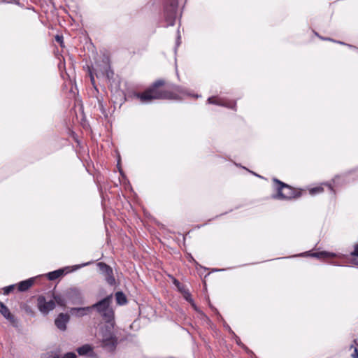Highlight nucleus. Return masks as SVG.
Here are the masks:
<instances>
[{
	"mask_svg": "<svg viewBox=\"0 0 358 358\" xmlns=\"http://www.w3.org/2000/svg\"><path fill=\"white\" fill-rule=\"evenodd\" d=\"M164 85V81H156L151 87L143 93L136 94V97L142 103H149L153 99H182L185 96H191L187 90L179 87L173 86L171 89L160 90L159 87Z\"/></svg>",
	"mask_w": 358,
	"mask_h": 358,
	"instance_id": "f257e3e1",
	"label": "nucleus"
},
{
	"mask_svg": "<svg viewBox=\"0 0 358 358\" xmlns=\"http://www.w3.org/2000/svg\"><path fill=\"white\" fill-rule=\"evenodd\" d=\"M273 182L276 185L275 189L278 192L276 195L273 196L274 199L288 200L299 198L302 194L301 189H294L278 179H273Z\"/></svg>",
	"mask_w": 358,
	"mask_h": 358,
	"instance_id": "f03ea898",
	"label": "nucleus"
},
{
	"mask_svg": "<svg viewBox=\"0 0 358 358\" xmlns=\"http://www.w3.org/2000/svg\"><path fill=\"white\" fill-rule=\"evenodd\" d=\"M112 296H108L98 303L94 304L92 308H96L106 322H111L114 319V311L110 307Z\"/></svg>",
	"mask_w": 358,
	"mask_h": 358,
	"instance_id": "7ed1b4c3",
	"label": "nucleus"
},
{
	"mask_svg": "<svg viewBox=\"0 0 358 358\" xmlns=\"http://www.w3.org/2000/svg\"><path fill=\"white\" fill-rule=\"evenodd\" d=\"M178 0H165L164 15L166 22L180 21L181 15L178 11Z\"/></svg>",
	"mask_w": 358,
	"mask_h": 358,
	"instance_id": "20e7f679",
	"label": "nucleus"
},
{
	"mask_svg": "<svg viewBox=\"0 0 358 358\" xmlns=\"http://www.w3.org/2000/svg\"><path fill=\"white\" fill-rule=\"evenodd\" d=\"M97 266L101 274L105 277L106 282L110 285H114L115 283V279L113 276L112 268L103 262L98 263Z\"/></svg>",
	"mask_w": 358,
	"mask_h": 358,
	"instance_id": "39448f33",
	"label": "nucleus"
},
{
	"mask_svg": "<svg viewBox=\"0 0 358 358\" xmlns=\"http://www.w3.org/2000/svg\"><path fill=\"white\" fill-rule=\"evenodd\" d=\"M38 307L41 313L47 314L55 308V303L53 300L47 301L44 296H39L38 298Z\"/></svg>",
	"mask_w": 358,
	"mask_h": 358,
	"instance_id": "423d86ee",
	"label": "nucleus"
},
{
	"mask_svg": "<svg viewBox=\"0 0 358 358\" xmlns=\"http://www.w3.org/2000/svg\"><path fill=\"white\" fill-rule=\"evenodd\" d=\"M207 101L210 104H215L229 108H234L236 107V103L234 101H229L218 96L209 97Z\"/></svg>",
	"mask_w": 358,
	"mask_h": 358,
	"instance_id": "0eeeda50",
	"label": "nucleus"
},
{
	"mask_svg": "<svg viewBox=\"0 0 358 358\" xmlns=\"http://www.w3.org/2000/svg\"><path fill=\"white\" fill-rule=\"evenodd\" d=\"M66 296L69 301H71L73 304L80 303L82 301L81 293L78 289L76 288L69 289L66 292Z\"/></svg>",
	"mask_w": 358,
	"mask_h": 358,
	"instance_id": "6e6552de",
	"label": "nucleus"
},
{
	"mask_svg": "<svg viewBox=\"0 0 358 358\" xmlns=\"http://www.w3.org/2000/svg\"><path fill=\"white\" fill-rule=\"evenodd\" d=\"M100 72L96 73V77L102 74L103 76H106L107 78L110 79L113 76V71L111 70L110 66L109 65V60L108 58H105L103 59V66H100L99 70Z\"/></svg>",
	"mask_w": 358,
	"mask_h": 358,
	"instance_id": "1a4fd4ad",
	"label": "nucleus"
},
{
	"mask_svg": "<svg viewBox=\"0 0 358 358\" xmlns=\"http://www.w3.org/2000/svg\"><path fill=\"white\" fill-rule=\"evenodd\" d=\"M69 320V316L67 314L60 313L55 320V325L58 329L64 331L66 329V324Z\"/></svg>",
	"mask_w": 358,
	"mask_h": 358,
	"instance_id": "9d476101",
	"label": "nucleus"
},
{
	"mask_svg": "<svg viewBox=\"0 0 358 358\" xmlns=\"http://www.w3.org/2000/svg\"><path fill=\"white\" fill-rule=\"evenodd\" d=\"M92 310L91 306L84 308H72L70 313L72 315L76 317H81L87 315Z\"/></svg>",
	"mask_w": 358,
	"mask_h": 358,
	"instance_id": "9b49d317",
	"label": "nucleus"
},
{
	"mask_svg": "<svg viewBox=\"0 0 358 358\" xmlns=\"http://www.w3.org/2000/svg\"><path fill=\"white\" fill-rule=\"evenodd\" d=\"M0 313L1 315L12 323L15 322L14 316L10 313L9 309L0 301Z\"/></svg>",
	"mask_w": 358,
	"mask_h": 358,
	"instance_id": "f8f14e48",
	"label": "nucleus"
},
{
	"mask_svg": "<svg viewBox=\"0 0 358 358\" xmlns=\"http://www.w3.org/2000/svg\"><path fill=\"white\" fill-rule=\"evenodd\" d=\"M311 257H316L318 259H327V258H332L338 257L339 255L334 253V252H313L310 255Z\"/></svg>",
	"mask_w": 358,
	"mask_h": 358,
	"instance_id": "ddd939ff",
	"label": "nucleus"
},
{
	"mask_svg": "<svg viewBox=\"0 0 358 358\" xmlns=\"http://www.w3.org/2000/svg\"><path fill=\"white\" fill-rule=\"evenodd\" d=\"M34 283V279L29 278L28 280L20 282L18 284V290L21 292H24L27 290Z\"/></svg>",
	"mask_w": 358,
	"mask_h": 358,
	"instance_id": "4468645a",
	"label": "nucleus"
},
{
	"mask_svg": "<svg viewBox=\"0 0 358 358\" xmlns=\"http://www.w3.org/2000/svg\"><path fill=\"white\" fill-rule=\"evenodd\" d=\"M77 351L80 355H89L91 356L93 353L92 348L89 345H84L82 347L78 348Z\"/></svg>",
	"mask_w": 358,
	"mask_h": 358,
	"instance_id": "2eb2a0df",
	"label": "nucleus"
},
{
	"mask_svg": "<svg viewBox=\"0 0 358 358\" xmlns=\"http://www.w3.org/2000/svg\"><path fill=\"white\" fill-rule=\"evenodd\" d=\"M115 299L118 305L122 306L127 303V299L125 294L122 292L115 293Z\"/></svg>",
	"mask_w": 358,
	"mask_h": 358,
	"instance_id": "dca6fc26",
	"label": "nucleus"
},
{
	"mask_svg": "<svg viewBox=\"0 0 358 358\" xmlns=\"http://www.w3.org/2000/svg\"><path fill=\"white\" fill-rule=\"evenodd\" d=\"M55 303H57V305L60 306H65L67 301H69L68 299L66 296V294L64 296L62 295H56L54 296Z\"/></svg>",
	"mask_w": 358,
	"mask_h": 358,
	"instance_id": "f3484780",
	"label": "nucleus"
},
{
	"mask_svg": "<svg viewBox=\"0 0 358 358\" xmlns=\"http://www.w3.org/2000/svg\"><path fill=\"white\" fill-rule=\"evenodd\" d=\"M63 274H64V270L59 269V270H56V271L48 273V277L49 280H54L59 278Z\"/></svg>",
	"mask_w": 358,
	"mask_h": 358,
	"instance_id": "a211bd4d",
	"label": "nucleus"
},
{
	"mask_svg": "<svg viewBox=\"0 0 358 358\" xmlns=\"http://www.w3.org/2000/svg\"><path fill=\"white\" fill-rule=\"evenodd\" d=\"M323 187L322 186L315 187L309 189V193L311 195H315L323 192Z\"/></svg>",
	"mask_w": 358,
	"mask_h": 358,
	"instance_id": "6ab92c4d",
	"label": "nucleus"
},
{
	"mask_svg": "<svg viewBox=\"0 0 358 358\" xmlns=\"http://www.w3.org/2000/svg\"><path fill=\"white\" fill-rule=\"evenodd\" d=\"M351 255L354 257L352 259L353 264H355V262L358 263V244L355 246L354 250L351 252Z\"/></svg>",
	"mask_w": 358,
	"mask_h": 358,
	"instance_id": "aec40b11",
	"label": "nucleus"
},
{
	"mask_svg": "<svg viewBox=\"0 0 358 358\" xmlns=\"http://www.w3.org/2000/svg\"><path fill=\"white\" fill-rule=\"evenodd\" d=\"M184 297L185 299L190 302L192 303V306H193V308L196 310V305L194 304V303L193 302L192 298H191V295L189 292H185V294H184Z\"/></svg>",
	"mask_w": 358,
	"mask_h": 358,
	"instance_id": "412c9836",
	"label": "nucleus"
},
{
	"mask_svg": "<svg viewBox=\"0 0 358 358\" xmlns=\"http://www.w3.org/2000/svg\"><path fill=\"white\" fill-rule=\"evenodd\" d=\"M55 41H56L58 43H59V45H60L62 47H63V46H64V40H63V36H62V35H59V34L56 35V36H55Z\"/></svg>",
	"mask_w": 358,
	"mask_h": 358,
	"instance_id": "4be33fe9",
	"label": "nucleus"
},
{
	"mask_svg": "<svg viewBox=\"0 0 358 358\" xmlns=\"http://www.w3.org/2000/svg\"><path fill=\"white\" fill-rule=\"evenodd\" d=\"M180 43H181V36H180L179 30H178V36H177V40H176V43L175 51H176L178 47L180 45Z\"/></svg>",
	"mask_w": 358,
	"mask_h": 358,
	"instance_id": "5701e85b",
	"label": "nucleus"
},
{
	"mask_svg": "<svg viewBox=\"0 0 358 358\" xmlns=\"http://www.w3.org/2000/svg\"><path fill=\"white\" fill-rule=\"evenodd\" d=\"M62 358H76V355L73 352H68L65 354Z\"/></svg>",
	"mask_w": 358,
	"mask_h": 358,
	"instance_id": "b1692460",
	"label": "nucleus"
},
{
	"mask_svg": "<svg viewBox=\"0 0 358 358\" xmlns=\"http://www.w3.org/2000/svg\"><path fill=\"white\" fill-rule=\"evenodd\" d=\"M14 288V285H10V286H8V287H6L4 288V294H9Z\"/></svg>",
	"mask_w": 358,
	"mask_h": 358,
	"instance_id": "393cba45",
	"label": "nucleus"
},
{
	"mask_svg": "<svg viewBox=\"0 0 358 358\" xmlns=\"http://www.w3.org/2000/svg\"><path fill=\"white\" fill-rule=\"evenodd\" d=\"M352 358H358V350L357 348H355L353 352L351 355Z\"/></svg>",
	"mask_w": 358,
	"mask_h": 358,
	"instance_id": "a878e982",
	"label": "nucleus"
},
{
	"mask_svg": "<svg viewBox=\"0 0 358 358\" xmlns=\"http://www.w3.org/2000/svg\"><path fill=\"white\" fill-rule=\"evenodd\" d=\"M90 80L92 85H94V77L92 71H90Z\"/></svg>",
	"mask_w": 358,
	"mask_h": 358,
	"instance_id": "bb28decb",
	"label": "nucleus"
},
{
	"mask_svg": "<svg viewBox=\"0 0 358 358\" xmlns=\"http://www.w3.org/2000/svg\"><path fill=\"white\" fill-rule=\"evenodd\" d=\"M173 283L176 285V286H179L180 285V282H178V280H177L176 279H174L173 280Z\"/></svg>",
	"mask_w": 358,
	"mask_h": 358,
	"instance_id": "cd10ccee",
	"label": "nucleus"
},
{
	"mask_svg": "<svg viewBox=\"0 0 358 358\" xmlns=\"http://www.w3.org/2000/svg\"><path fill=\"white\" fill-rule=\"evenodd\" d=\"M236 343H237V344H238V345H242V343H241V341H240V339H239V338H238V339L236 340Z\"/></svg>",
	"mask_w": 358,
	"mask_h": 358,
	"instance_id": "c85d7f7f",
	"label": "nucleus"
},
{
	"mask_svg": "<svg viewBox=\"0 0 358 358\" xmlns=\"http://www.w3.org/2000/svg\"><path fill=\"white\" fill-rule=\"evenodd\" d=\"M13 0H2V1L3 2H6V3H10L12 2Z\"/></svg>",
	"mask_w": 358,
	"mask_h": 358,
	"instance_id": "c756f323",
	"label": "nucleus"
},
{
	"mask_svg": "<svg viewBox=\"0 0 358 358\" xmlns=\"http://www.w3.org/2000/svg\"><path fill=\"white\" fill-rule=\"evenodd\" d=\"M325 185L328 186V187H329V188L331 190H332V187H331V186L330 185L325 184Z\"/></svg>",
	"mask_w": 358,
	"mask_h": 358,
	"instance_id": "7c9ffc66",
	"label": "nucleus"
},
{
	"mask_svg": "<svg viewBox=\"0 0 358 358\" xmlns=\"http://www.w3.org/2000/svg\"><path fill=\"white\" fill-rule=\"evenodd\" d=\"M337 43H340V44H343V45L345 44L344 43L341 42V41H338Z\"/></svg>",
	"mask_w": 358,
	"mask_h": 358,
	"instance_id": "2f4dec72",
	"label": "nucleus"
},
{
	"mask_svg": "<svg viewBox=\"0 0 358 358\" xmlns=\"http://www.w3.org/2000/svg\"><path fill=\"white\" fill-rule=\"evenodd\" d=\"M348 46L350 47V48H354L352 45H347Z\"/></svg>",
	"mask_w": 358,
	"mask_h": 358,
	"instance_id": "473e14b6",
	"label": "nucleus"
},
{
	"mask_svg": "<svg viewBox=\"0 0 358 358\" xmlns=\"http://www.w3.org/2000/svg\"><path fill=\"white\" fill-rule=\"evenodd\" d=\"M90 263H86V264H84L83 266H87Z\"/></svg>",
	"mask_w": 358,
	"mask_h": 358,
	"instance_id": "72a5a7b5",
	"label": "nucleus"
},
{
	"mask_svg": "<svg viewBox=\"0 0 358 358\" xmlns=\"http://www.w3.org/2000/svg\"><path fill=\"white\" fill-rule=\"evenodd\" d=\"M355 265H357V266H358V263H357V262H355Z\"/></svg>",
	"mask_w": 358,
	"mask_h": 358,
	"instance_id": "f704fd0d",
	"label": "nucleus"
},
{
	"mask_svg": "<svg viewBox=\"0 0 358 358\" xmlns=\"http://www.w3.org/2000/svg\"><path fill=\"white\" fill-rule=\"evenodd\" d=\"M53 358H58V357H53Z\"/></svg>",
	"mask_w": 358,
	"mask_h": 358,
	"instance_id": "c9c22d12",
	"label": "nucleus"
}]
</instances>
